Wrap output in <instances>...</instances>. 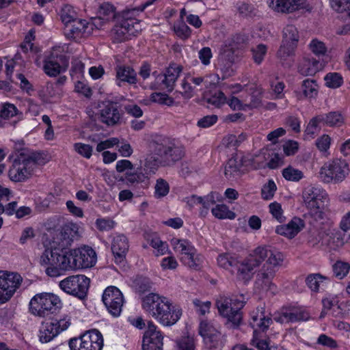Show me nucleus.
Masks as SVG:
<instances>
[{"instance_id": "1", "label": "nucleus", "mask_w": 350, "mask_h": 350, "mask_svg": "<svg viewBox=\"0 0 350 350\" xmlns=\"http://www.w3.org/2000/svg\"><path fill=\"white\" fill-rule=\"evenodd\" d=\"M143 309L164 326L174 325L182 315V310L167 297L149 293L142 299Z\"/></svg>"}, {"instance_id": "2", "label": "nucleus", "mask_w": 350, "mask_h": 350, "mask_svg": "<svg viewBox=\"0 0 350 350\" xmlns=\"http://www.w3.org/2000/svg\"><path fill=\"white\" fill-rule=\"evenodd\" d=\"M246 301L243 295L239 298L219 295L216 299L215 305L220 315L231 323L232 328H238L242 323L243 313L241 309Z\"/></svg>"}, {"instance_id": "3", "label": "nucleus", "mask_w": 350, "mask_h": 350, "mask_svg": "<svg viewBox=\"0 0 350 350\" xmlns=\"http://www.w3.org/2000/svg\"><path fill=\"white\" fill-rule=\"evenodd\" d=\"M155 154L165 165H170L180 160L185 155L184 148L174 139L157 136L152 141Z\"/></svg>"}, {"instance_id": "4", "label": "nucleus", "mask_w": 350, "mask_h": 350, "mask_svg": "<svg viewBox=\"0 0 350 350\" xmlns=\"http://www.w3.org/2000/svg\"><path fill=\"white\" fill-rule=\"evenodd\" d=\"M135 10H124L118 16V23L113 29L114 39L118 42L130 39L142 30L139 21L135 18Z\"/></svg>"}, {"instance_id": "5", "label": "nucleus", "mask_w": 350, "mask_h": 350, "mask_svg": "<svg viewBox=\"0 0 350 350\" xmlns=\"http://www.w3.org/2000/svg\"><path fill=\"white\" fill-rule=\"evenodd\" d=\"M61 306V301L57 295L42 293L31 298L29 302V311L35 316L44 317L56 312Z\"/></svg>"}, {"instance_id": "6", "label": "nucleus", "mask_w": 350, "mask_h": 350, "mask_svg": "<svg viewBox=\"0 0 350 350\" xmlns=\"http://www.w3.org/2000/svg\"><path fill=\"white\" fill-rule=\"evenodd\" d=\"M272 323L270 317H266L265 309L264 307H258L256 312L252 315L250 325L254 329L252 345L258 350H270L269 342L267 339H260L258 338V333L256 328L265 332Z\"/></svg>"}, {"instance_id": "7", "label": "nucleus", "mask_w": 350, "mask_h": 350, "mask_svg": "<svg viewBox=\"0 0 350 350\" xmlns=\"http://www.w3.org/2000/svg\"><path fill=\"white\" fill-rule=\"evenodd\" d=\"M299 40V31L294 25L289 24L283 28L282 44L277 52V57L282 64L294 55Z\"/></svg>"}, {"instance_id": "8", "label": "nucleus", "mask_w": 350, "mask_h": 350, "mask_svg": "<svg viewBox=\"0 0 350 350\" xmlns=\"http://www.w3.org/2000/svg\"><path fill=\"white\" fill-rule=\"evenodd\" d=\"M302 197L307 208L321 217V210L324 209L328 202L326 191L319 187H306L302 192Z\"/></svg>"}, {"instance_id": "9", "label": "nucleus", "mask_w": 350, "mask_h": 350, "mask_svg": "<svg viewBox=\"0 0 350 350\" xmlns=\"http://www.w3.org/2000/svg\"><path fill=\"white\" fill-rule=\"evenodd\" d=\"M90 280L84 275L67 277L59 282V287L68 294L80 299L87 297Z\"/></svg>"}, {"instance_id": "10", "label": "nucleus", "mask_w": 350, "mask_h": 350, "mask_svg": "<svg viewBox=\"0 0 350 350\" xmlns=\"http://www.w3.org/2000/svg\"><path fill=\"white\" fill-rule=\"evenodd\" d=\"M69 347L70 350H102L103 336L97 329H92L79 338H71L69 340Z\"/></svg>"}, {"instance_id": "11", "label": "nucleus", "mask_w": 350, "mask_h": 350, "mask_svg": "<svg viewBox=\"0 0 350 350\" xmlns=\"http://www.w3.org/2000/svg\"><path fill=\"white\" fill-rule=\"evenodd\" d=\"M22 282L23 278L19 273L0 271V304L10 299Z\"/></svg>"}, {"instance_id": "12", "label": "nucleus", "mask_w": 350, "mask_h": 350, "mask_svg": "<svg viewBox=\"0 0 350 350\" xmlns=\"http://www.w3.org/2000/svg\"><path fill=\"white\" fill-rule=\"evenodd\" d=\"M46 161V155L44 152H32L22 162L15 159L12 163L13 169L10 170V173H14V175L30 174L37 165H43Z\"/></svg>"}, {"instance_id": "13", "label": "nucleus", "mask_w": 350, "mask_h": 350, "mask_svg": "<svg viewBox=\"0 0 350 350\" xmlns=\"http://www.w3.org/2000/svg\"><path fill=\"white\" fill-rule=\"evenodd\" d=\"M102 300L108 312L113 317L120 316L124 303L122 292L116 286H108L102 296Z\"/></svg>"}, {"instance_id": "14", "label": "nucleus", "mask_w": 350, "mask_h": 350, "mask_svg": "<svg viewBox=\"0 0 350 350\" xmlns=\"http://www.w3.org/2000/svg\"><path fill=\"white\" fill-rule=\"evenodd\" d=\"M72 269H86L93 267L96 262V254L90 247L71 250Z\"/></svg>"}, {"instance_id": "15", "label": "nucleus", "mask_w": 350, "mask_h": 350, "mask_svg": "<svg viewBox=\"0 0 350 350\" xmlns=\"http://www.w3.org/2000/svg\"><path fill=\"white\" fill-rule=\"evenodd\" d=\"M255 256L259 260V265L266 260L264 266L277 271V268L282 265L284 260L283 254L270 246H259L254 250Z\"/></svg>"}, {"instance_id": "16", "label": "nucleus", "mask_w": 350, "mask_h": 350, "mask_svg": "<svg viewBox=\"0 0 350 350\" xmlns=\"http://www.w3.org/2000/svg\"><path fill=\"white\" fill-rule=\"evenodd\" d=\"M344 123V118L338 111H331L328 113L321 114L314 117L308 123L306 132L313 135L319 124H323L327 126H340Z\"/></svg>"}, {"instance_id": "17", "label": "nucleus", "mask_w": 350, "mask_h": 350, "mask_svg": "<svg viewBox=\"0 0 350 350\" xmlns=\"http://www.w3.org/2000/svg\"><path fill=\"white\" fill-rule=\"evenodd\" d=\"M163 336L157 326L148 322V328L143 337L142 350H163Z\"/></svg>"}, {"instance_id": "18", "label": "nucleus", "mask_w": 350, "mask_h": 350, "mask_svg": "<svg viewBox=\"0 0 350 350\" xmlns=\"http://www.w3.org/2000/svg\"><path fill=\"white\" fill-rule=\"evenodd\" d=\"M77 237V225L73 223H68L64 225L61 230L53 237V243L58 246L57 247L66 250Z\"/></svg>"}, {"instance_id": "19", "label": "nucleus", "mask_w": 350, "mask_h": 350, "mask_svg": "<svg viewBox=\"0 0 350 350\" xmlns=\"http://www.w3.org/2000/svg\"><path fill=\"white\" fill-rule=\"evenodd\" d=\"M275 273L276 270L262 265L256 275V288L259 291H270L271 293H274L276 291V286L272 282V280Z\"/></svg>"}, {"instance_id": "20", "label": "nucleus", "mask_w": 350, "mask_h": 350, "mask_svg": "<svg viewBox=\"0 0 350 350\" xmlns=\"http://www.w3.org/2000/svg\"><path fill=\"white\" fill-rule=\"evenodd\" d=\"M68 66V61L65 55H51L44 60L43 70L49 77H56L64 72Z\"/></svg>"}, {"instance_id": "21", "label": "nucleus", "mask_w": 350, "mask_h": 350, "mask_svg": "<svg viewBox=\"0 0 350 350\" xmlns=\"http://www.w3.org/2000/svg\"><path fill=\"white\" fill-rule=\"evenodd\" d=\"M55 265L51 271V277H57L62 274V271L71 270L72 269V252L66 249L56 247Z\"/></svg>"}, {"instance_id": "22", "label": "nucleus", "mask_w": 350, "mask_h": 350, "mask_svg": "<svg viewBox=\"0 0 350 350\" xmlns=\"http://www.w3.org/2000/svg\"><path fill=\"white\" fill-rule=\"evenodd\" d=\"M306 0H268L270 8L274 12L290 14L302 9L306 5Z\"/></svg>"}, {"instance_id": "23", "label": "nucleus", "mask_w": 350, "mask_h": 350, "mask_svg": "<svg viewBox=\"0 0 350 350\" xmlns=\"http://www.w3.org/2000/svg\"><path fill=\"white\" fill-rule=\"evenodd\" d=\"M99 119L100 122L108 126L117 124L120 119V113L117 104L113 102H108L100 110Z\"/></svg>"}, {"instance_id": "24", "label": "nucleus", "mask_w": 350, "mask_h": 350, "mask_svg": "<svg viewBox=\"0 0 350 350\" xmlns=\"http://www.w3.org/2000/svg\"><path fill=\"white\" fill-rule=\"evenodd\" d=\"M349 172V164L345 160L341 159H334L328 161L321 169V175H345Z\"/></svg>"}, {"instance_id": "25", "label": "nucleus", "mask_w": 350, "mask_h": 350, "mask_svg": "<svg viewBox=\"0 0 350 350\" xmlns=\"http://www.w3.org/2000/svg\"><path fill=\"white\" fill-rule=\"evenodd\" d=\"M128 250L129 242L127 238L123 234L116 236L111 243V251L116 263H121L124 261Z\"/></svg>"}, {"instance_id": "26", "label": "nucleus", "mask_w": 350, "mask_h": 350, "mask_svg": "<svg viewBox=\"0 0 350 350\" xmlns=\"http://www.w3.org/2000/svg\"><path fill=\"white\" fill-rule=\"evenodd\" d=\"M304 227V221L299 217H293L286 225L278 226L276 232L288 239L294 238Z\"/></svg>"}, {"instance_id": "27", "label": "nucleus", "mask_w": 350, "mask_h": 350, "mask_svg": "<svg viewBox=\"0 0 350 350\" xmlns=\"http://www.w3.org/2000/svg\"><path fill=\"white\" fill-rule=\"evenodd\" d=\"M235 266H237L239 276L243 280H247L250 278V273L254 269L259 266V260L256 258L253 251L245 260L239 265L237 262Z\"/></svg>"}, {"instance_id": "28", "label": "nucleus", "mask_w": 350, "mask_h": 350, "mask_svg": "<svg viewBox=\"0 0 350 350\" xmlns=\"http://www.w3.org/2000/svg\"><path fill=\"white\" fill-rule=\"evenodd\" d=\"M117 84L121 86L122 82L135 84L137 82L136 72L128 66H118L116 68Z\"/></svg>"}, {"instance_id": "29", "label": "nucleus", "mask_w": 350, "mask_h": 350, "mask_svg": "<svg viewBox=\"0 0 350 350\" xmlns=\"http://www.w3.org/2000/svg\"><path fill=\"white\" fill-rule=\"evenodd\" d=\"M182 70L183 67L181 66L175 64H170V66L167 68L164 73V79L162 83L168 91L171 92L174 90L175 83Z\"/></svg>"}, {"instance_id": "30", "label": "nucleus", "mask_w": 350, "mask_h": 350, "mask_svg": "<svg viewBox=\"0 0 350 350\" xmlns=\"http://www.w3.org/2000/svg\"><path fill=\"white\" fill-rule=\"evenodd\" d=\"M321 64L314 58L305 57L298 66V71L304 76H312L321 70Z\"/></svg>"}, {"instance_id": "31", "label": "nucleus", "mask_w": 350, "mask_h": 350, "mask_svg": "<svg viewBox=\"0 0 350 350\" xmlns=\"http://www.w3.org/2000/svg\"><path fill=\"white\" fill-rule=\"evenodd\" d=\"M56 255V247L54 248H46L42 252V255L40 258V264L46 267L45 272L47 275L51 277V269H53L55 265V260L57 261V259H55Z\"/></svg>"}, {"instance_id": "32", "label": "nucleus", "mask_w": 350, "mask_h": 350, "mask_svg": "<svg viewBox=\"0 0 350 350\" xmlns=\"http://www.w3.org/2000/svg\"><path fill=\"white\" fill-rule=\"evenodd\" d=\"M161 161L153 156L148 157L144 161L143 166L137 168L135 173L126 174V175H148L154 174L159 167Z\"/></svg>"}, {"instance_id": "33", "label": "nucleus", "mask_w": 350, "mask_h": 350, "mask_svg": "<svg viewBox=\"0 0 350 350\" xmlns=\"http://www.w3.org/2000/svg\"><path fill=\"white\" fill-rule=\"evenodd\" d=\"M340 234L338 232L325 231L323 247L329 250H336L342 245Z\"/></svg>"}, {"instance_id": "34", "label": "nucleus", "mask_w": 350, "mask_h": 350, "mask_svg": "<svg viewBox=\"0 0 350 350\" xmlns=\"http://www.w3.org/2000/svg\"><path fill=\"white\" fill-rule=\"evenodd\" d=\"M248 94L250 95V100L248 101L245 99L247 109L257 108L261 105V99L262 90L256 85H252L248 90Z\"/></svg>"}, {"instance_id": "35", "label": "nucleus", "mask_w": 350, "mask_h": 350, "mask_svg": "<svg viewBox=\"0 0 350 350\" xmlns=\"http://www.w3.org/2000/svg\"><path fill=\"white\" fill-rule=\"evenodd\" d=\"M191 255L186 256L185 258H180V261L187 267L193 270H200L202 267L204 257L196 250Z\"/></svg>"}, {"instance_id": "36", "label": "nucleus", "mask_w": 350, "mask_h": 350, "mask_svg": "<svg viewBox=\"0 0 350 350\" xmlns=\"http://www.w3.org/2000/svg\"><path fill=\"white\" fill-rule=\"evenodd\" d=\"M172 243L174 250L180 253V258L191 255V254L196 250L189 241L185 239H172Z\"/></svg>"}, {"instance_id": "37", "label": "nucleus", "mask_w": 350, "mask_h": 350, "mask_svg": "<svg viewBox=\"0 0 350 350\" xmlns=\"http://www.w3.org/2000/svg\"><path fill=\"white\" fill-rule=\"evenodd\" d=\"M57 328L53 323L42 324L40 329L39 338L42 343H46L57 335Z\"/></svg>"}, {"instance_id": "38", "label": "nucleus", "mask_w": 350, "mask_h": 350, "mask_svg": "<svg viewBox=\"0 0 350 350\" xmlns=\"http://www.w3.org/2000/svg\"><path fill=\"white\" fill-rule=\"evenodd\" d=\"M98 19L103 22L110 21L118 18L116 12V8L111 3L107 2L102 3L98 10Z\"/></svg>"}, {"instance_id": "39", "label": "nucleus", "mask_w": 350, "mask_h": 350, "mask_svg": "<svg viewBox=\"0 0 350 350\" xmlns=\"http://www.w3.org/2000/svg\"><path fill=\"white\" fill-rule=\"evenodd\" d=\"M88 25L89 23L86 21L77 18L66 26V29L72 36H78L86 33Z\"/></svg>"}, {"instance_id": "40", "label": "nucleus", "mask_w": 350, "mask_h": 350, "mask_svg": "<svg viewBox=\"0 0 350 350\" xmlns=\"http://www.w3.org/2000/svg\"><path fill=\"white\" fill-rule=\"evenodd\" d=\"M325 231L311 229L308 232L307 244L312 247H322Z\"/></svg>"}, {"instance_id": "41", "label": "nucleus", "mask_w": 350, "mask_h": 350, "mask_svg": "<svg viewBox=\"0 0 350 350\" xmlns=\"http://www.w3.org/2000/svg\"><path fill=\"white\" fill-rule=\"evenodd\" d=\"M289 323L307 321L310 318L308 312L301 308H292L285 310Z\"/></svg>"}, {"instance_id": "42", "label": "nucleus", "mask_w": 350, "mask_h": 350, "mask_svg": "<svg viewBox=\"0 0 350 350\" xmlns=\"http://www.w3.org/2000/svg\"><path fill=\"white\" fill-rule=\"evenodd\" d=\"M241 55V51L240 49L236 48L234 46L232 45L224 50L221 54V58L226 61L228 66H230L238 61Z\"/></svg>"}, {"instance_id": "43", "label": "nucleus", "mask_w": 350, "mask_h": 350, "mask_svg": "<svg viewBox=\"0 0 350 350\" xmlns=\"http://www.w3.org/2000/svg\"><path fill=\"white\" fill-rule=\"evenodd\" d=\"M303 95L306 98H314L318 94V85L314 80L306 79L302 82Z\"/></svg>"}, {"instance_id": "44", "label": "nucleus", "mask_w": 350, "mask_h": 350, "mask_svg": "<svg viewBox=\"0 0 350 350\" xmlns=\"http://www.w3.org/2000/svg\"><path fill=\"white\" fill-rule=\"evenodd\" d=\"M206 103L215 107L219 108L226 103L227 98L220 90L215 91L209 97H206Z\"/></svg>"}, {"instance_id": "45", "label": "nucleus", "mask_w": 350, "mask_h": 350, "mask_svg": "<svg viewBox=\"0 0 350 350\" xmlns=\"http://www.w3.org/2000/svg\"><path fill=\"white\" fill-rule=\"evenodd\" d=\"M325 85L329 88H340L343 83V78L338 72H329L325 77Z\"/></svg>"}, {"instance_id": "46", "label": "nucleus", "mask_w": 350, "mask_h": 350, "mask_svg": "<svg viewBox=\"0 0 350 350\" xmlns=\"http://www.w3.org/2000/svg\"><path fill=\"white\" fill-rule=\"evenodd\" d=\"M235 7L237 13L242 17H252L256 15V8L251 3L239 1Z\"/></svg>"}, {"instance_id": "47", "label": "nucleus", "mask_w": 350, "mask_h": 350, "mask_svg": "<svg viewBox=\"0 0 350 350\" xmlns=\"http://www.w3.org/2000/svg\"><path fill=\"white\" fill-rule=\"evenodd\" d=\"M327 278L320 273H312L309 275L306 279V282L307 286L311 289V291L317 292L319 289L320 285Z\"/></svg>"}, {"instance_id": "48", "label": "nucleus", "mask_w": 350, "mask_h": 350, "mask_svg": "<svg viewBox=\"0 0 350 350\" xmlns=\"http://www.w3.org/2000/svg\"><path fill=\"white\" fill-rule=\"evenodd\" d=\"M213 215L219 219H233L234 218V213L229 211L228 207L224 204H218L212 210Z\"/></svg>"}, {"instance_id": "49", "label": "nucleus", "mask_w": 350, "mask_h": 350, "mask_svg": "<svg viewBox=\"0 0 350 350\" xmlns=\"http://www.w3.org/2000/svg\"><path fill=\"white\" fill-rule=\"evenodd\" d=\"M203 339L209 348H221L224 345L222 335L219 331Z\"/></svg>"}, {"instance_id": "50", "label": "nucleus", "mask_w": 350, "mask_h": 350, "mask_svg": "<svg viewBox=\"0 0 350 350\" xmlns=\"http://www.w3.org/2000/svg\"><path fill=\"white\" fill-rule=\"evenodd\" d=\"M150 100L154 103L161 105H166L167 106H172L174 103V100L172 97L169 96L166 94L160 92L152 93L150 96Z\"/></svg>"}, {"instance_id": "51", "label": "nucleus", "mask_w": 350, "mask_h": 350, "mask_svg": "<svg viewBox=\"0 0 350 350\" xmlns=\"http://www.w3.org/2000/svg\"><path fill=\"white\" fill-rule=\"evenodd\" d=\"M60 16L66 27L77 19L75 11L69 5H66L62 8Z\"/></svg>"}, {"instance_id": "52", "label": "nucleus", "mask_w": 350, "mask_h": 350, "mask_svg": "<svg viewBox=\"0 0 350 350\" xmlns=\"http://www.w3.org/2000/svg\"><path fill=\"white\" fill-rule=\"evenodd\" d=\"M269 212L278 222L282 223L285 220V217L283 214V210L280 203L277 202H272L269 206Z\"/></svg>"}, {"instance_id": "53", "label": "nucleus", "mask_w": 350, "mask_h": 350, "mask_svg": "<svg viewBox=\"0 0 350 350\" xmlns=\"http://www.w3.org/2000/svg\"><path fill=\"white\" fill-rule=\"evenodd\" d=\"M217 264L220 267L228 269L237 265V260L228 254H221L217 258Z\"/></svg>"}, {"instance_id": "54", "label": "nucleus", "mask_w": 350, "mask_h": 350, "mask_svg": "<svg viewBox=\"0 0 350 350\" xmlns=\"http://www.w3.org/2000/svg\"><path fill=\"white\" fill-rule=\"evenodd\" d=\"M176 350H194V340L189 336L182 337L177 340Z\"/></svg>"}, {"instance_id": "55", "label": "nucleus", "mask_w": 350, "mask_h": 350, "mask_svg": "<svg viewBox=\"0 0 350 350\" xmlns=\"http://www.w3.org/2000/svg\"><path fill=\"white\" fill-rule=\"evenodd\" d=\"M202 201L201 204L202 205V208L200 211V214L201 216L204 217L207 215L210 207L215 203V193L212 192L204 198H202Z\"/></svg>"}, {"instance_id": "56", "label": "nucleus", "mask_w": 350, "mask_h": 350, "mask_svg": "<svg viewBox=\"0 0 350 350\" xmlns=\"http://www.w3.org/2000/svg\"><path fill=\"white\" fill-rule=\"evenodd\" d=\"M267 47L266 45L260 44L252 49L253 59L255 63L260 64L267 53Z\"/></svg>"}, {"instance_id": "57", "label": "nucleus", "mask_w": 350, "mask_h": 350, "mask_svg": "<svg viewBox=\"0 0 350 350\" xmlns=\"http://www.w3.org/2000/svg\"><path fill=\"white\" fill-rule=\"evenodd\" d=\"M277 189L276 185L275 183L270 180L265 184L261 189V196L264 200H271Z\"/></svg>"}, {"instance_id": "58", "label": "nucleus", "mask_w": 350, "mask_h": 350, "mask_svg": "<svg viewBox=\"0 0 350 350\" xmlns=\"http://www.w3.org/2000/svg\"><path fill=\"white\" fill-rule=\"evenodd\" d=\"M350 266L347 262H337L333 266L334 273L336 277L342 279L349 273Z\"/></svg>"}, {"instance_id": "59", "label": "nucleus", "mask_w": 350, "mask_h": 350, "mask_svg": "<svg viewBox=\"0 0 350 350\" xmlns=\"http://www.w3.org/2000/svg\"><path fill=\"white\" fill-rule=\"evenodd\" d=\"M309 48L313 53L318 56L323 55L327 52V47L324 42L318 39H313L309 44Z\"/></svg>"}, {"instance_id": "60", "label": "nucleus", "mask_w": 350, "mask_h": 350, "mask_svg": "<svg viewBox=\"0 0 350 350\" xmlns=\"http://www.w3.org/2000/svg\"><path fill=\"white\" fill-rule=\"evenodd\" d=\"M74 149L79 154L86 159H90L93 152L92 146L83 143H75Z\"/></svg>"}, {"instance_id": "61", "label": "nucleus", "mask_w": 350, "mask_h": 350, "mask_svg": "<svg viewBox=\"0 0 350 350\" xmlns=\"http://www.w3.org/2000/svg\"><path fill=\"white\" fill-rule=\"evenodd\" d=\"M17 113L18 109L14 105L6 103L2 105L0 116L4 119H9L16 116Z\"/></svg>"}, {"instance_id": "62", "label": "nucleus", "mask_w": 350, "mask_h": 350, "mask_svg": "<svg viewBox=\"0 0 350 350\" xmlns=\"http://www.w3.org/2000/svg\"><path fill=\"white\" fill-rule=\"evenodd\" d=\"M135 287L140 293H145L152 288V283L150 280L145 277H139L136 279Z\"/></svg>"}, {"instance_id": "63", "label": "nucleus", "mask_w": 350, "mask_h": 350, "mask_svg": "<svg viewBox=\"0 0 350 350\" xmlns=\"http://www.w3.org/2000/svg\"><path fill=\"white\" fill-rule=\"evenodd\" d=\"M240 167V161H238L237 158L232 157L228 161L225 166L224 175H232L237 173L239 170Z\"/></svg>"}, {"instance_id": "64", "label": "nucleus", "mask_w": 350, "mask_h": 350, "mask_svg": "<svg viewBox=\"0 0 350 350\" xmlns=\"http://www.w3.org/2000/svg\"><path fill=\"white\" fill-rule=\"evenodd\" d=\"M170 191L169 184L163 178H159L155 185V195L158 198L165 196Z\"/></svg>"}]
</instances>
